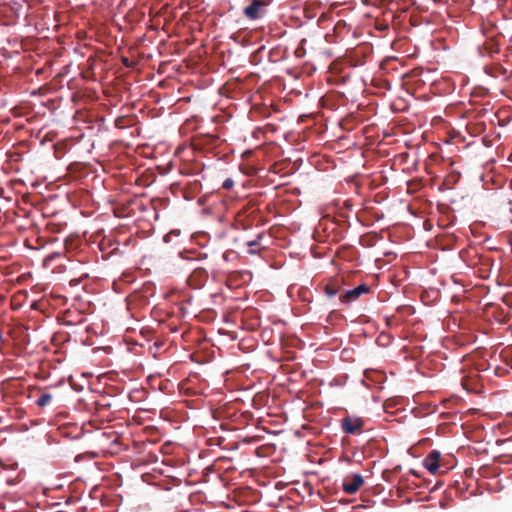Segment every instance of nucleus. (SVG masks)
I'll return each instance as SVG.
<instances>
[{
  "instance_id": "1",
  "label": "nucleus",
  "mask_w": 512,
  "mask_h": 512,
  "mask_svg": "<svg viewBox=\"0 0 512 512\" xmlns=\"http://www.w3.org/2000/svg\"><path fill=\"white\" fill-rule=\"evenodd\" d=\"M269 2L266 0H252L251 3L244 8L243 14L249 20H257L263 18L267 14Z\"/></svg>"
},
{
  "instance_id": "2",
  "label": "nucleus",
  "mask_w": 512,
  "mask_h": 512,
  "mask_svg": "<svg viewBox=\"0 0 512 512\" xmlns=\"http://www.w3.org/2000/svg\"><path fill=\"white\" fill-rule=\"evenodd\" d=\"M364 484V478L360 474H351L344 478L342 489L348 494H355Z\"/></svg>"
},
{
  "instance_id": "3",
  "label": "nucleus",
  "mask_w": 512,
  "mask_h": 512,
  "mask_svg": "<svg viewBox=\"0 0 512 512\" xmlns=\"http://www.w3.org/2000/svg\"><path fill=\"white\" fill-rule=\"evenodd\" d=\"M209 278V274L206 269L196 267L188 277V284L194 289L202 288Z\"/></svg>"
},
{
  "instance_id": "4",
  "label": "nucleus",
  "mask_w": 512,
  "mask_h": 512,
  "mask_svg": "<svg viewBox=\"0 0 512 512\" xmlns=\"http://www.w3.org/2000/svg\"><path fill=\"white\" fill-rule=\"evenodd\" d=\"M370 287L367 284H361L353 289L346 290L340 295V301L343 304H349L356 301L361 295L369 293Z\"/></svg>"
},
{
  "instance_id": "5",
  "label": "nucleus",
  "mask_w": 512,
  "mask_h": 512,
  "mask_svg": "<svg viewBox=\"0 0 512 512\" xmlns=\"http://www.w3.org/2000/svg\"><path fill=\"white\" fill-rule=\"evenodd\" d=\"M364 426L361 418L345 417L341 420V428L346 434L360 433Z\"/></svg>"
},
{
  "instance_id": "6",
  "label": "nucleus",
  "mask_w": 512,
  "mask_h": 512,
  "mask_svg": "<svg viewBox=\"0 0 512 512\" xmlns=\"http://www.w3.org/2000/svg\"><path fill=\"white\" fill-rule=\"evenodd\" d=\"M441 454L437 450H432L423 460V466L431 473L436 474L440 468Z\"/></svg>"
},
{
  "instance_id": "7",
  "label": "nucleus",
  "mask_w": 512,
  "mask_h": 512,
  "mask_svg": "<svg viewBox=\"0 0 512 512\" xmlns=\"http://www.w3.org/2000/svg\"><path fill=\"white\" fill-rule=\"evenodd\" d=\"M478 50L481 56L492 57L494 54L499 53V46L493 40H487L478 47Z\"/></svg>"
},
{
  "instance_id": "8",
  "label": "nucleus",
  "mask_w": 512,
  "mask_h": 512,
  "mask_svg": "<svg viewBox=\"0 0 512 512\" xmlns=\"http://www.w3.org/2000/svg\"><path fill=\"white\" fill-rule=\"evenodd\" d=\"M325 294L332 298L340 292V283L338 280H332L324 287Z\"/></svg>"
},
{
  "instance_id": "9",
  "label": "nucleus",
  "mask_w": 512,
  "mask_h": 512,
  "mask_svg": "<svg viewBox=\"0 0 512 512\" xmlns=\"http://www.w3.org/2000/svg\"><path fill=\"white\" fill-rule=\"evenodd\" d=\"M262 238H263V233H260L257 235V237L254 240L247 241L246 244H247V246L250 247V249L248 250L249 254L257 253V251H258L257 248L260 246Z\"/></svg>"
},
{
  "instance_id": "10",
  "label": "nucleus",
  "mask_w": 512,
  "mask_h": 512,
  "mask_svg": "<svg viewBox=\"0 0 512 512\" xmlns=\"http://www.w3.org/2000/svg\"><path fill=\"white\" fill-rule=\"evenodd\" d=\"M52 398H53V396L50 393H41L39 398L36 400V404L39 407L44 408L50 404Z\"/></svg>"
},
{
  "instance_id": "11",
  "label": "nucleus",
  "mask_w": 512,
  "mask_h": 512,
  "mask_svg": "<svg viewBox=\"0 0 512 512\" xmlns=\"http://www.w3.org/2000/svg\"><path fill=\"white\" fill-rule=\"evenodd\" d=\"M233 186H234V181L230 178L226 179L222 184V188L225 190H230Z\"/></svg>"
},
{
  "instance_id": "12",
  "label": "nucleus",
  "mask_w": 512,
  "mask_h": 512,
  "mask_svg": "<svg viewBox=\"0 0 512 512\" xmlns=\"http://www.w3.org/2000/svg\"><path fill=\"white\" fill-rule=\"evenodd\" d=\"M169 237H170V234L165 235L164 240H165L166 242H168V241H169Z\"/></svg>"
},
{
  "instance_id": "13",
  "label": "nucleus",
  "mask_w": 512,
  "mask_h": 512,
  "mask_svg": "<svg viewBox=\"0 0 512 512\" xmlns=\"http://www.w3.org/2000/svg\"><path fill=\"white\" fill-rule=\"evenodd\" d=\"M123 63H124L126 66H129V65H128V59H127V58H125V59L123 60Z\"/></svg>"
}]
</instances>
